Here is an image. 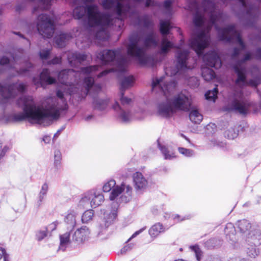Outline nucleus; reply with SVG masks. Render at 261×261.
Returning a JSON list of instances; mask_svg holds the SVG:
<instances>
[{
	"mask_svg": "<svg viewBox=\"0 0 261 261\" xmlns=\"http://www.w3.org/2000/svg\"><path fill=\"white\" fill-rule=\"evenodd\" d=\"M203 5L204 14L202 15L197 12L194 16L193 21L197 29L189 40V44L198 56H201L203 50L209 45V31L212 27L215 25L220 40L227 42L234 41L239 45L240 48H234L232 54L231 58L233 60H238L233 66L237 78L234 82L235 87L232 100L227 106L226 109L237 112L241 114H246L249 112L250 108H254L255 103L245 96L241 89L247 86L256 87L261 81V79L258 76L248 81L246 79L247 68L245 62L252 59V55L247 52L242 59H239L241 51L245 49V44L240 33L236 30L235 25H229L225 28L219 29L216 22L221 17V14L217 11L214 3L209 0H205L203 2Z\"/></svg>",
	"mask_w": 261,
	"mask_h": 261,
	"instance_id": "1",
	"label": "nucleus"
},
{
	"mask_svg": "<svg viewBox=\"0 0 261 261\" xmlns=\"http://www.w3.org/2000/svg\"><path fill=\"white\" fill-rule=\"evenodd\" d=\"M99 3L111 14L102 13L96 5H86L85 7L77 6L73 11L75 19H80L85 16L89 36L88 44L92 39L105 40L109 37L107 28L114 25L120 28L123 25V20L127 17H133L134 14L129 4L130 0H99Z\"/></svg>",
	"mask_w": 261,
	"mask_h": 261,
	"instance_id": "2",
	"label": "nucleus"
},
{
	"mask_svg": "<svg viewBox=\"0 0 261 261\" xmlns=\"http://www.w3.org/2000/svg\"><path fill=\"white\" fill-rule=\"evenodd\" d=\"M175 66L166 67L165 70L167 77L162 76L155 78L152 81L153 90L160 88L166 97V101L159 103L158 106V113L163 117H171L176 110L187 111L191 106V98L186 91L181 92L176 95L171 101L169 96L175 90L176 83L168 79V76H172L177 74H182L189 70L193 69L196 64V60L189 56L187 50H182L178 48L176 54Z\"/></svg>",
	"mask_w": 261,
	"mask_h": 261,
	"instance_id": "3",
	"label": "nucleus"
},
{
	"mask_svg": "<svg viewBox=\"0 0 261 261\" xmlns=\"http://www.w3.org/2000/svg\"><path fill=\"white\" fill-rule=\"evenodd\" d=\"M99 71L97 65L83 67L80 71L73 69H65L58 74V80L62 86L56 91L58 99L55 97H48L46 98H54V102L50 106L53 110L56 109L59 116L60 111L67 109V104L65 96L77 94L79 98L85 97L90 92L97 93L101 91V86L94 84V79L89 76L94 75Z\"/></svg>",
	"mask_w": 261,
	"mask_h": 261,
	"instance_id": "4",
	"label": "nucleus"
},
{
	"mask_svg": "<svg viewBox=\"0 0 261 261\" xmlns=\"http://www.w3.org/2000/svg\"><path fill=\"white\" fill-rule=\"evenodd\" d=\"M141 24L148 30L147 32H133L129 36L126 44L127 53L140 65L153 67L159 61L152 57H147L146 50L149 47L158 45V36L153 29V23L149 18H144Z\"/></svg>",
	"mask_w": 261,
	"mask_h": 261,
	"instance_id": "5",
	"label": "nucleus"
},
{
	"mask_svg": "<svg viewBox=\"0 0 261 261\" xmlns=\"http://www.w3.org/2000/svg\"><path fill=\"white\" fill-rule=\"evenodd\" d=\"M53 102L54 98H45L41 107H37L32 96H22L17 100V105L23 109V112L14 114L13 119L20 121L27 118L42 126H48L53 120L59 117L57 110H53V107L50 106Z\"/></svg>",
	"mask_w": 261,
	"mask_h": 261,
	"instance_id": "6",
	"label": "nucleus"
},
{
	"mask_svg": "<svg viewBox=\"0 0 261 261\" xmlns=\"http://www.w3.org/2000/svg\"><path fill=\"white\" fill-rule=\"evenodd\" d=\"M102 190L104 192L111 191L109 199L111 201L116 200L117 202H113L106 209L101 210L103 217L99 225L100 230L98 233L99 237L105 234L107 229L116 220L119 208L118 202H127L130 200L133 189L130 185L124 182L116 186L115 180L111 179L103 185Z\"/></svg>",
	"mask_w": 261,
	"mask_h": 261,
	"instance_id": "7",
	"label": "nucleus"
},
{
	"mask_svg": "<svg viewBox=\"0 0 261 261\" xmlns=\"http://www.w3.org/2000/svg\"><path fill=\"white\" fill-rule=\"evenodd\" d=\"M97 58L100 60L103 64H110L114 66L110 69L104 70L100 72L97 75L98 77L105 76L110 72H123L125 70L127 61L122 48L102 50L97 54Z\"/></svg>",
	"mask_w": 261,
	"mask_h": 261,
	"instance_id": "8",
	"label": "nucleus"
},
{
	"mask_svg": "<svg viewBox=\"0 0 261 261\" xmlns=\"http://www.w3.org/2000/svg\"><path fill=\"white\" fill-rule=\"evenodd\" d=\"M13 62L10 63L9 59L4 56L0 59V65H6L10 68L14 69V75H25L33 67L32 64L23 56V50L19 49L13 55Z\"/></svg>",
	"mask_w": 261,
	"mask_h": 261,
	"instance_id": "9",
	"label": "nucleus"
},
{
	"mask_svg": "<svg viewBox=\"0 0 261 261\" xmlns=\"http://www.w3.org/2000/svg\"><path fill=\"white\" fill-rule=\"evenodd\" d=\"M54 16H48L42 14L38 16L37 21V29L39 34L43 37L50 38L54 32Z\"/></svg>",
	"mask_w": 261,
	"mask_h": 261,
	"instance_id": "10",
	"label": "nucleus"
},
{
	"mask_svg": "<svg viewBox=\"0 0 261 261\" xmlns=\"http://www.w3.org/2000/svg\"><path fill=\"white\" fill-rule=\"evenodd\" d=\"M172 26L169 20H160V30L161 33L163 36L161 44L160 47L159 54L164 55L166 54L169 50L173 47V44L172 42L169 41L165 36L170 34V31Z\"/></svg>",
	"mask_w": 261,
	"mask_h": 261,
	"instance_id": "11",
	"label": "nucleus"
},
{
	"mask_svg": "<svg viewBox=\"0 0 261 261\" xmlns=\"http://www.w3.org/2000/svg\"><path fill=\"white\" fill-rule=\"evenodd\" d=\"M134 83V78L132 75L124 77L120 83V98L121 104L123 106L129 105L132 102V99L124 95V91L132 87Z\"/></svg>",
	"mask_w": 261,
	"mask_h": 261,
	"instance_id": "12",
	"label": "nucleus"
},
{
	"mask_svg": "<svg viewBox=\"0 0 261 261\" xmlns=\"http://www.w3.org/2000/svg\"><path fill=\"white\" fill-rule=\"evenodd\" d=\"M33 82L37 87H41L45 88L46 84L51 85L55 84L56 80L50 76L49 70L45 68L41 72L39 79L37 80L36 78H33Z\"/></svg>",
	"mask_w": 261,
	"mask_h": 261,
	"instance_id": "13",
	"label": "nucleus"
},
{
	"mask_svg": "<svg viewBox=\"0 0 261 261\" xmlns=\"http://www.w3.org/2000/svg\"><path fill=\"white\" fill-rule=\"evenodd\" d=\"M203 61L205 64L216 69L219 68L222 65L220 58L217 53L214 51H210L203 56Z\"/></svg>",
	"mask_w": 261,
	"mask_h": 261,
	"instance_id": "14",
	"label": "nucleus"
},
{
	"mask_svg": "<svg viewBox=\"0 0 261 261\" xmlns=\"http://www.w3.org/2000/svg\"><path fill=\"white\" fill-rule=\"evenodd\" d=\"M133 184L137 192L143 191L148 185L147 180L140 172H136L133 175Z\"/></svg>",
	"mask_w": 261,
	"mask_h": 261,
	"instance_id": "15",
	"label": "nucleus"
},
{
	"mask_svg": "<svg viewBox=\"0 0 261 261\" xmlns=\"http://www.w3.org/2000/svg\"><path fill=\"white\" fill-rule=\"evenodd\" d=\"M90 233V231L88 227L82 226L72 234V240L77 243H82L88 239Z\"/></svg>",
	"mask_w": 261,
	"mask_h": 261,
	"instance_id": "16",
	"label": "nucleus"
},
{
	"mask_svg": "<svg viewBox=\"0 0 261 261\" xmlns=\"http://www.w3.org/2000/svg\"><path fill=\"white\" fill-rule=\"evenodd\" d=\"M87 58V55L76 51H70L67 55L68 62L72 67H76L79 64L86 61Z\"/></svg>",
	"mask_w": 261,
	"mask_h": 261,
	"instance_id": "17",
	"label": "nucleus"
},
{
	"mask_svg": "<svg viewBox=\"0 0 261 261\" xmlns=\"http://www.w3.org/2000/svg\"><path fill=\"white\" fill-rule=\"evenodd\" d=\"M79 214V212L76 207H72L68 210L64 217V222L71 229H73L76 225V218Z\"/></svg>",
	"mask_w": 261,
	"mask_h": 261,
	"instance_id": "18",
	"label": "nucleus"
},
{
	"mask_svg": "<svg viewBox=\"0 0 261 261\" xmlns=\"http://www.w3.org/2000/svg\"><path fill=\"white\" fill-rule=\"evenodd\" d=\"M246 244L258 246L261 244V232L259 230H252L248 234L246 238Z\"/></svg>",
	"mask_w": 261,
	"mask_h": 261,
	"instance_id": "19",
	"label": "nucleus"
},
{
	"mask_svg": "<svg viewBox=\"0 0 261 261\" xmlns=\"http://www.w3.org/2000/svg\"><path fill=\"white\" fill-rule=\"evenodd\" d=\"M113 109L118 114V118L123 122H128L132 119V115L129 112L124 110L117 101L113 105Z\"/></svg>",
	"mask_w": 261,
	"mask_h": 261,
	"instance_id": "20",
	"label": "nucleus"
},
{
	"mask_svg": "<svg viewBox=\"0 0 261 261\" xmlns=\"http://www.w3.org/2000/svg\"><path fill=\"white\" fill-rule=\"evenodd\" d=\"M224 233L226 235V239L228 240L230 244L234 245L237 242L236 237V230L233 224L231 223H228L225 227Z\"/></svg>",
	"mask_w": 261,
	"mask_h": 261,
	"instance_id": "21",
	"label": "nucleus"
},
{
	"mask_svg": "<svg viewBox=\"0 0 261 261\" xmlns=\"http://www.w3.org/2000/svg\"><path fill=\"white\" fill-rule=\"evenodd\" d=\"M109 102V100L108 98L94 97L93 99L92 107L95 110L103 111L107 108Z\"/></svg>",
	"mask_w": 261,
	"mask_h": 261,
	"instance_id": "22",
	"label": "nucleus"
},
{
	"mask_svg": "<svg viewBox=\"0 0 261 261\" xmlns=\"http://www.w3.org/2000/svg\"><path fill=\"white\" fill-rule=\"evenodd\" d=\"M89 192L92 193V196L91 198V207L95 208L100 205L104 201L103 195L96 190L92 189L89 191Z\"/></svg>",
	"mask_w": 261,
	"mask_h": 261,
	"instance_id": "23",
	"label": "nucleus"
},
{
	"mask_svg": "<svg viewBox=\"0 0 261 261\" xmlns=\"http://www.w3.org/2000/svg\"><path fill=\"white\" fill-rule=\"evenodd\" d=\"M92 193H93L89 192V191H88L83 195V197L79 201L78 205L77 207H75L77 208V210L78 208L84 209L91 206L90 197L92 196Z\"/></svg>",
	"mask_w": 261,
	"mask_h": 261,
	"instance_id": "24",
	"label": "nucleus"
},
{
	"mask_svg": "<svg viewBox=\"0 0 261 261\" xmlns=\"http://www.w3.org/2000/svg\"><path fill=\"white\" fill-rule=\"evenodd\" d=\"M240 3L246 11V15L250 18H254L258 12V9L254 6H247L244 0H239Z\"/></svg>",
	"mask_w": 261,
	"mask_h": 261,
	"instance_id": "25",
	"label": "nucleus"
},
{
	"mask_svg": "<svg viewBox=\"0 0 261 261\" xmlns=\"http://www.w3.org/2000/svg\"><path fill=\"white\" fill-rule=\"evenodd\" d=\"M72 37L70 34L61 33L55 37V41L58 47H63L65 46L66 41Z\"/></svg>",
	"mask_w": 261,
	"mask_h": 261,
	"instance_id": "26",
	"label": "nucleus"
},
{
	"mask_svg": "<svg viewBox=\"0 0 261 261\" xmlns=\"http://www.w3.org/2000/svg\"><path fill=\"white\" fill-rule=\"evenodd\" d=\"M72 229L69 232H67L60 236V245L59 249L64 251L67 246L72 241L71 238V233Z\"/></svg>",
	"mask_w": 261,
	"mask_h": 261,
	"instance_id": "27",
	"label": "nucleus"
},
{
	"mask_svg": "<svg viewBox=\"0 0 261 261\" xmlns=\"http://www.w3.org/2000/svg\"><path fill=\"white\" fill-rule=\"evenodd\" d=\"M165 230V228L163 225L160 223H157L149 229V233L152 238H155Z\"/></svg>",
	"mask_w": 261,
	"mask_h": 261,
	"instance_id": "28",
	"label": "nucleus"
},
{
	"mask_svg": "<svg viewBox=\"0 0 261 261\" xmlns=\"http://www.w3.org/2000/svg\"><path fill=\"white\" fill-rule=\"evenodd\" d=\"M158 147L165 160H172L175 157L174 153L172 150L169 149L166 146L162 145L158 143Z\"/></svg>",
	"mask_w": 261,
	"mask_h": 261,
	"instance_id": "29",
	"label": "nucleus"
},
{
	"mask_svg": "<svg viewBox=\"0 0 261 261\" xmlns=\"http://www.w3.org/2000/svg\"><path fill=\"white\" fill-rule=\"evenodd\" d=\"M257 246H255L252 244L248 246V244H246L245 251L248 256L254 258L258 256L259 251L258 248H257Z\"/></svg>",
	"mask_w": 261,
	"mask_h": 261,
	"instance_id": "30",
	"label": "nucleus"
},
{
	"mask_svg": "<svg viewBox=\"0 0 261 261\" xmlns=\"http://www.w3.org/2000/svg\"><path fill=\"white\" fill-rule=\"evenodd\" d=\"M189 118L192 122L199 124L201 122L203 116L197 110L192 109L189 114Z\"/></svg>",
	"mask_w": 261,
	"mask_h": 261,
	"instance_id": "31",
	"label": "nucleus"
},
{
	"mask_svg": "<svg viewBox=\"0 0 261 261\" xmlns=\"http://www.w3.org/2000/svg\"><path fill=\"white\" fill-rule=\"evenodd\" d=\"M201 74L204 80L210 81L215 77V73L212 69L207 67H203L201 69Z\"/></svg>",
	"mask_w": 261,
	"mask_h": 261,
	"instance_id": "32",
	"label": "nucleus"
},
{
	"mask_svg": "<svg viewBox=\"0 0 261 261\" xmlns=\"http://www.w3.org/2000/svg\"><path fill=\"white\" fill-rule=\"evenodd\" d=\"M48 190V186L47 184L44 183L41 187V190L38 195V200L37 202V204L38 206L41 204L42 202L47 194Z\"/></svg>",
	"mask_w": 261,
	"mask_h": 261,
	"instance_id": "33",
	"label": "nucleus"
},
{
	"mask_svg": "<svg viewBox=\"0 0 261 261\" xmlns=\"http://www.w3.org/2000/svg\"><path fill=\"white\" fill-rule=\"evenodd\" d=\"M94 212L92 210L86 211L82 215L81 221L83 223L90 222L94 217Z\"/></svg>",
	"mask_w": 261,
	"mask_h": 261,
	"instance_id": "34",
	"label": "nucleus"
},
{
	"mask_svg": "<svg viewBox=\"0 0 261 261\" xmlns=\"http://www.w3.org/2000/svg\"><path fill=\"white\" fill-rule=\"evenodd\" d=\"M238 227L241 232L245 233L249 230L251 225L248 221L244 219L238 222Z\"/></svg>",
	"mask_w": 261,
	"mask_h": 261,
	"instance_id": "35",
	"label": "nucleus"
},
{
	"mask_svg": "<svg viewBox=\"0 0 261 261\" xmlns=\"http://www.w3.org/2000/svg\"><path fill=\"white\" fill-rule=\"evenodd\" d=\"M48 231L47 227L37 230L35 232V239L38 241H41L47 236Z\"/></svg>",
	"mask_w": 261,
	"mask_h": 261,
	"instance_id": "36",
	"label": "nucleus"
},
{
	"mask_svg": "<svg viewBox=\"0 0 261 261\" xmlns=\"http://www.w3.org/2000/svg\"><path fill=\"white\" fill-rule=\"evenodd\" d=\"M218 89L215 87L213 90H209L205 94V98L208 100L215 101L217 97Z\"/></svg>",
	"mask_w": 261,
	"mask_h": 261,
	"instance_id": "37",
	"label": "nucleus"
},
{
	"mask_svg": "<svg viewBox=\"0 0 261 261\" xmlns=\"http://www.w3.org/2000/svg\"><path fill=\"white\" fill-rule=\"evenodd\" d=\"M62 154L60 150H56L54 152V165L57 168L61 167Z\"/></svg>",
	"mask_w": 261,
	"mask_h": 261,
	"instance_id": "38",
	"label": "nucleus"
},
{
	"mask_svg": "<svg viewBox=\"0 0 261 261\" xmlns=\"http://www.w3.org/2000/svg\"><path fill=\"white\" fill-rule=\"evenodd\" d=\"M238 135V130L234 128H230L225 132V136L229 139H233Z\"/></svg>",
	"mask_w": 261,
	"mask_h": 261,
	"instance_id": "39",
	"label": "nucleus"
},
{
	"mask_svg": "<svg viewBox=\"0 0 261 261\" xmlns=\"http://www.w3.org/2000/svg\"><path fill=\"white\" fill-rule=\"evenodd\" d=\"M191 250L194 252L198 261H200L202 258V252L198 246H193L190 247Z\"/></svg>",
	"mask_w": 261,
	"mask_h": 261,
	"instance_id": "40",
	"label": "nucleus"
},
{
	"mask_svg": "<svg viewBox=\"0 0 261 261\" xmlns=\"http://www.w3.org/2000/svg\"><path fill=\"white\" fill-rule=\"evenodd\" d=\"M179 152L187 157H190L194 155V151L192 150L183 147L178 148Z\"/></svg>",
	"mask_w": 261,
	"mask_h": 261,
	"instance_id": "41",
	"label": "nucleus"
},
{
	"mask_svg": "<svg viewBox=\"0 0 261 261\" xmlns=\"http://www.w3.org/2000/svg\"><path fill=\"white\" fill-rule=\"evenodd\" d=\"M172 4V0H166L163 4V7L168 15L171 14V5Z\"/></svg>",
	"mask_w": 261,
	"mask_h": 261,
	"instance_id": "42",
	"label": "nucleus"
},
{
	"mask_svg": "<svg viewBox=\"0 0 261 261\" xmlns=\"http://www.w3.org/2000/svg\"><path fill=\"white\" fill-rule=\"evenodd\" d=\"M188 85L193 88L197 87L199 85L198 81L195 77H191L188 80Z\"/></svg>",
	"mask_w": 261,
	"mask_h": 261,
	"instance_id": "43",
	"label": "nucleus"
},
{
	"mask_svg": "<svg viewBox=\"0 0 261 261\" xmlns=\"http://www.w3.org/2000/svg\"><path fill=\"white\" fill-rule=\"evenodd\" d=\"M50 55V50L49 49H45L42 50L40 52L39 55L40 58L42 60H46L48 58V56Z\"/></svg>",
	"mask_w": 261,
	"mask_h": 261,
	"instance_id": "44",
	"label": "nucleus"
},
{
	"mask_svg": "<svg viewBox=\"0 0 261 261\" xmlns=\"http://www.w3.org/2000/svg\"><path fill=\"white\" fill-rule=\"evenodd\" d=\"M62 62V58L61 57H55L52 60L49 61L48 65H56L61 64Z\"/></svg>",
	"mask_w": 261,
	"mask_h": 261,
	"instance_id": "45",
	"label": "nucleus"
},
{
	"mask_svg": "<svg viewBox=\"0 0 261 261\" xmlns=\"http://www.w3.org/2000/svg\"><path fill=\"white\" fill-rule=\"evenodd\" d=\"M143 0H135L136 3H140L142 2ZM156 5V3L152 0H146L145 6L146 7H149L150 6H153Z\"/></svg>",
	"mask_w": 261,
	"mask_h": 261,
	"instance_id": "46",
	"label": "nucleus"
},
{
	"mask_svg": "<svg viewBox=\"0 0 261 261\" xmlns=\"http://www.w3.org/2000/svg\"><path fill=\"white\" fill-rule=\"evenodd\" d=\"M145 229V227H144V228H142L140 229H139V230L138 231H136L135 232H134L132 236H131V237L128 239V241H130L131 239L135 238L136 237H137L138 235H139V234H140L143 230H144Z\"/></svg>",
	"mask_w": 261,
	"mask_h": 261,
	"instance_id": "47",
	"label": "nucleus"
},
{
	"mask_svg": "<svg viewBox=\"0 0 261 261\" xmlns=\"http://www.w3.org/2000/svg\"><path fill=\"white\" fill-rule=\"evenodd\" d=\"M3 257V261H4V258L6 257V259H7V255L6 253V250L5 249L0 247V260ZM7 261V260H6Z\"/></svg>",
	"mask_w": 261,
	"mask_h": 261,
	"instance_id": "48",
	"label": "nucleus"
},
{
	"mask_svg": "<svg viewBox=\"0 0 261 261\" xmlns=\"http://www.w3.org/2000/svg\"><path fill=\"white\" fill-rule=\"evenodd\" d=\"M94 118V116L92 114H89L87 115H85L84 117V120L87 122H90L92 120H93Z\"/></svg>",
	"mask_w": 261,
	"mask_h": 261,
	"instance_id": "49",
	"label": "nucleus"
},
{
	"mask_svg": "<svg viewBox=\"0 0 261 261\" xmlns=\"http://www.w3.org/2000/svg\"><path fill=\"white\" fill-rule=\"evenodd\" d=\"M171 217L173 219L177 220V222L183 221L186 219V218L180 219V216L178 214H172Z\"/></svg>",
	"mask_w": 261,
	"mask_h": 261,
	"instance_id": "50",
	"label": "nucleus"
},
{
	"mask_svg": "<svg viewBox=\"0 0 261 261\" xmlns=\"http://www.w3.org/2000/svg\"><path fill=\"white\" fill-rule=\"evenodd\" d=\"M7 149L6 147L2 148V145L0 143V158L3 157L5 152L7 151Z\"/></svg>",
	"mask_w": 261,
	"mask_h": 261,
	"instance_id": "51",
	"label": "nucleus"
},
{
	"mask_svg": "<svg viewBox=\"0 0 261 261\" xmlns=\"http://www.w3.org/2000/svg\"><path fill=\"white\" fill-rule=\"evenodd\" d=\"M255 58L257 60H261V48H258L256 49Z\"/></svg>",
	"mask_w": 261,
	"mask_h": 261,
	"instance_id": "52",
	"label": "nucleus"
},
{
	"mask_svg": "<svg viewBox=\"0 0 261 261\" xmlns=\"http://www.w3.org/2000/svg\"><path fill=\"white\" fill-rule=\"evenodd\" d=\"M57 227V224L55 222L51 223L50 225H48L47 228V230L48 229H51V230H54L56 229Z\"/></svg>",
	"mask_w": 261,
	"mask_h": 261,
	"instance_id": "53",
	"label": "nucleus"
},
{
	"mask_svg": "<svg viewBox=\"0 0 261 261\" xmlns=\"http://www.w3.org/2000/svg\"><path fill=\"white\" fill-rule=\"evenodd\" d=\"M161 211L160 208H158L157 207H154L152 209V213L153 214L156 215H158Z\"/></svg>",
	"mask_w": 261,
	"mask_h": 261,
	"instance_id": "54",
	"label": "nucleus"
},
{
	"mask_svg": "<svg viewBox=\"0 0 261 261\" xmlns=\"http://www.w3.org/2000/svg\"><path fill=\"white\" fill-rule=\"evenodd\" d=\"M129 249H130L129 247L125 246L121 250V253H125Z\"/></svg>",
	"mask_w": 261,
	"mask_h": 261,
	"instance_id": "55",
	"label": "nucleus"
},
{
	"mask_svg": "<svg viewBox=\"0 0 261 261\" xmlns=\"http://www.w3.org/2000/svg\"><path fill=\"white\" fill-rule=\"evenodd\" d=\"M43 141L45 143H48L50 142V138L48 136H44L43 138Z\"/></svg>",
	"mask_w": 261,
	"mask_h": 261,
	"instance_id": "56",
	"label": "nucleus"
},
{
	"mask_svg": "<svg viewBox=\"0 0 261 261\" xmlns=\"http://www.w3.org/2000/svg\"><path fill=\"white\" fill-rule=\"evenodd\" d=\"M21 8H20V6H19V5L16 6V11H19L21 10Z\"/></svg>",
	"mask_w": 261,
	"mask_h": 261,
	"instance_id": "57",
	"label": "nucleus"
},
{
	"mask_svg": "<svg viewBox=\"0 0 261 261\" xmlns=\"http://www.w3.org/2000/svg\"><path fill=\"white\" fill-rule=\"evenodd\" d=\"M61 130H58L55 135L54 138L57 137L58 135L60 134Z\"/></svg>",
	"mask_w": 261,
	"mask_h": 261,
	"instance_id": "58",
	"label": "nucleus"
},
{
	"mask_svg": "<svg viewBox=\"0 0 261 261\" xmlns=\"http://www.w3.org/2000/svg\"><path fill=\"white\" fill-rule=\"evenodd\" d=\"M261 201V196H257V203H259V202Z\"/></svg>",
	"mask_w": 261,
	"mask_h": 261,
	"instance_id": "59",
	"label": "nucleus"
},
{
	"mask_svg": "<svg viewBox=\"0 0 261 261\" xmlns=\"http://www.w3.org/2000/svg\"><path fill=\"white\" fill-rule=\"evenodd\" d=\"M84 3L86 4V3H91L94 1V0H84Z\"/></svg>",
	"mask_w": 261,
	"mask_h": 261,
	"instance_id": "60",
	"label": "nucleus"
},
{
	"mask_svg": "<svg viewBox=\"0 0 261 261\" xmlns=\"http://www.w3.org/2000/svg\"><path fill=\"white\" fill-rule=\"evenodd\" d=\"M1 13H2V9H1V8H0V14H1Z\"/></svg>",
	"mask_w": 261,
	"mask_h": 261,
	"instance_id": "61",
	"label": "nucleus"
},
{
	"mask_svg": "<svg viewBox=\"0 0 261 261\" xmlns=\"http://www.w3.org/2000/svg\"><path fill=\"white\" fill-rule=\"evenodd\" d=\"M4 261H6V257L4 258Z\"/></svg>",
	"mask_w": 261,
	"mask_h": 261,
	"instance_id": "62",
	"label": "nucleus"
},
{
	"mask_svg": "<svg viewBox=\"0 0 261 261\" xmlns=\"http://www.w3.org/2000/svg\"><path fill=\"white\" fill-rule=\"evenodd\" d=\"M258 1H259V2H261V0H257Z\"/></svg>",
	"mask_w": 261,
	"mask_h": 261,
	"instance_id": "63",
	"label": "nucleus"
}]
</instances>
